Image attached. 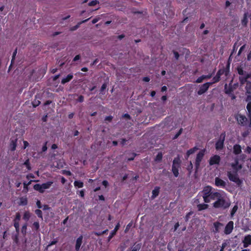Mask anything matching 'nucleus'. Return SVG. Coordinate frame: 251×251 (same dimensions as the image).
Wrapping results in <instances>:
<instances>
[{
	"label": "nucleus",
	"instance_id": "1",
	"mask_svg": "<svg viewBox=\"0 0 251 251\" xmlns=\"http://www.w3.org/2000/svg\"><path fill=\"white\" fill-rule=\"evenodd\" d=\"M213 190V188L211 186L208 185L205 186L201 192L205 203H209L211 200H215L216 197H219L220 193Z\"/></svg>",
	"mask_w": 251,
	"mask_h": 251
},
{
	"label": "nucleus",
	"instance_id": "2",
	"mask_svg": "<svg viewBox=\"0 0 251 251\" xmlns=\"http://www.w3.org/2000/svg\"><path fill=\"white\" fill-rule=\"evenodd\" d=\"M216 201L213 203V206L217 209H226L230 206V202L227 201L220 193L219 197H216Z\"/></svg>",
	"mask_w": 251,
	"mask_h": 251
},
{
	"label": "nucleus",
	"instance_id": "3",
	"mask_svg": "<svg viewBox=\"0 0 251 251\" xmlns=\"http://www.w3.org/2000/svg\"><path fill=\"white\" fill-rule=\"evenodd\" d=\"M181 160L179 157H175L173 161L172 171L175 177L179 175V169L180 168Z\"/></svg>",
	"mask_w": 251,
	"mask_h": 251
},
{
	"label": "nucleus",
	"instance_id": "4",
	"mask_svg": "<svg viewBox=\"0 0 251 251\" xmlns=\"http://www.w3.org/2000/svg\"><path fill=\"white\" fill-rule=\"evenodd\" d=\"M226 138V132L221 133L219 139L215 143V149L217 151L222 150L224 147V142Z\"/></svg>",
	"mask_w": 251,
	"mask_h": 251
},
{
	"label": "nucleus",
	"instance_id": "5",
	"mask_svg": "<svg viewBox=\"0 0 251 251\" xmlns=\"http://www.w3.org/2000/svg\"><path fill=\"white\" fill-rule=\"evenodd\" d=\"M229 179L231 181L236 183L238 185H240L242 183V181L239 178L238 175L235 173H232L231 172H228L227 174Z\"/></svg>",
	"mask_w": 251,
	"mask_h": 251
},
{
	"label": "nucleus",
	"instance_id": "6",
	"mask_svg": "<svg viewBox=\"0 0 251 251\" xmlns=\"http://www.w3.org/2000/svg\"><path fill=\"white\" fill-rule=\"evenodd\" d=\"M212 85V83L210 82H206L202 85L200 86V88L199 90L197 92V94L198 95H201L204 93H205L209 88V87Z\"/></svg>",
	"mask_w": 251,
	"mask_h": 251
},
{
	"label": "nucleus",
	"instance_id": "7",
	"mask_svg": "<svg viewBox=\"0 0 251 251\" xmlns=\"http://www.w3.org/2000/svg\"><path fill=\"white\" fill-rule=\"evenodd\" d=\"M204 151H205L204 150H201L197 154L195 161V166L197 169H198L200 165L201 162V161L204 155Z\"/></svg>",
	"mask_w": 251,
	"mask_h": 251
},
{
	"label": "nucleus",
	"instance_id": "8",
	"mask_svg": "<svg viewBox=\"0 0 251 251\" xmlns=\"http://www.w3.org/2000/svg\"><path fill=\"white\" fill-rule=\"evenodd\" d=\"M221 161V157L218 155H214L211 156L209 160V164L212 166L214 165H218Z\"/></svg>",
	"mask_w": 251,
	"mask_h": 251
},
{
	"label": "nucleus",
	"instance_id": "9",
	"mask_svg": "<svg viewBox=\"0 0 251 251\" xmlns=\"http://www.w3.org/2000/svg\"><path fill=\"white\" fill-rule=\"evenodd\" d=\"M234 227V223L233 221H230L226 224V225L225 226V230H224V233L226 235H228L230 234L233 229Z\"/></svg>",
	"mask_w": 251,
	"mask_h": 251
},
{
	"label": "nucleus",
	"instance_id": "10",
	"mask_svg": "<svg viewBox=\"0 0 251 251\" xmlns=\"http://www.w3.org/2000/svg\"><path fill=\"white\" fill-rule=\"evenodd\" d=\"M235 119L237 121L238 124L241 126H244L247 119L246 117L241 114H238L235 116Z\"/></svg>",
	"mask_w": 251,
	"mask_h": 251
},
{
	"label": "nucleus",
	"instance_id": "11",
	"mask_svg": "<svg viewBox=\"0 0 251 251\" xmlns=\"http://www.w3.org/2000/svg\"><path fill=\"white\" fill-rule=\"evenodd\" d=\"M83 236L80 235L76 240L75 244V251H80V247L83 242Z\"/></svg>",
	"mask_w": 251,
	"mask_h": 251
},
{
	"label": "nucleus",
	"instance_id": "12",
	"mask_svg": "<svg viewBox=\"0 0 251 251\" xmlns=\"http://www.w3.org/2000/svg\"><path fill=\"white\" fill-rule=\"evenodd\" d=\"M214 229L212 231L214 233L220 232V229L224 226V224L218 222H215L213 223Z\"/></svg>",
	"mask_w": 251,
	"mask_h": 251
},
{
	"label": "nucleus",
	"instance_id": "13",
	"mask_svg": "<svg viewBox=\"0 0 251 251\" xmlns=\"http://www.w3.org/2000/svg\"><path fill=\"white\" fill-rule=\"evenodd\" d=\"M120 226V225L119 223H118L117 225H116L114 229L110 232L109 236L107 238L108 242H109L111 239L117 233V231L119 229Z\"/></svg>",
	"mask_w": 251,
	"mask_h": 251
},
{
	"label": "nucleus",
	"instance_id": "14",
	"mask_svg": "<svg viewBox=\"0 0 251 251\" xmlns=\"http://www.w3.org/2000/svg\"><path fill=\"white\" fill-rule=\"evenodd\" d=\"M215 184L217 187L225 188L226 186V182L221 178L216 177L215 179Z\"/></svg>",
	"mask_w": 251,
	"mask_h": 251
},
{
	"label": "nucleus",
	"instance_id": "15",
	"mask_svg": "<svg viewBox=\"0 0 251 251\" xmlns=\"http://www.w3.org/2000/svg\"><path fill=\"white\" fill-rule=\"evenodd\" d=\"M243 246L245 248L251 245V235H247L245 236L243 241Z\"/></svg>",
	"mask_w": 251,
	"mask_h": 251
},
{
	"label": "nucleus",
	"instance_id": "16",
	"mask_svg": "<svg viewBox=\"0 0 251 251\" xmlns=\"http://www.w3.org/2000/svg\"><path fill=\"white\" fill-rule=\"evenodd\" d=\"M17 139H10V142L9 145V150L11 151H15L17 145Z\"/></svg>",
	"mask_w": 251,
	"mask_h": 251
},
{
	"label": "nucleus",
	"instance_id": "17",
	"mask_svg": "<svg viewBox=\"0 0 251 251\" xmlns=\"http://www.w3.org/2000/svg\"><path fill=\"white\" fill-rule=\"evenodd\" d=\"M73 75L72 74L68 75L65 77L61 80V84H65V83L70 81L73 78Z\"/></svg>",
	"mask_w": 251,
	"mask_h": 251
},
{
	"label": "nucleus",
	"instance_id": "18",
	"mask_svg": "<svg viewBox=\"0 0 251 251\" xmlns=\"http://www.w3.org/2000/svg\"><path fill=\"white\" fill-rule=\"evenodd\" d=\"M90 19V18H88L87 19H85L84 20H83L80 22H78L75 25V26H73L72 27H71L70 29V30L71 31H75V30H76V29H77L80 25L82 24V23H86L87 22L89 19Z\"/></svg>",
	"mask_w": 251,
	"mask_h": 251
},
{
	"label": "nucleus",
	"instance_id": "19",
	"mask_svg": "<svg viewBox=\"0 0 251 251\" xmlns=\"http://www.w3.org/2000/svg\"><path fill=\"white\" fill-rule=\"evenodd\" d=\"M233 149V153L236 155L239 154L242 152L241 146L238 144L234 145Z\"/></svg>",
	"mask_w": 251,
	"mask_h": 251
},
{
	"label": "nucleus",
	"instance_id": "20",
	"mask_svg": "<svg viewBox=\"0 0 251 251\" xmlns=\"http://www.w3.org/2000/svg\"><path fill=\"white\" fill-rule=\"evenodd\" d=\"M198 150V148L197 147H195L191 148L190 150H188L186 153V155L185 156V158L188 159L191 154L194 153Z\"/></svg>",
	"mask_w": 251,
	"mask_h": 251
},
{
	"label": "nucleus",
	"instance_id": "21",
	"mask_svg": "<svg viewBox=\"0 0 251 251\" xmlns=\"http://www.w3.org/2000/svg\"><path fill=\"white\" fill-rule=\"evenodd\" d=\"M159 190L160 187L156 186L154 188V189L152 191V195H151V199H154L157 196H158L159 193Z\"/></svg>",
	"mask_w": 251,
	"mask_h": 251
},
{
	"label": "nucleus",
	"instance_id": "22",
	"mask_svg": "<svg viewBox=\"0 0 251 251\" xmlns=\"http://www.w3.org/2000/svg\"><path fill=\"white\" fill-rule=\"evenodd\" d=\"M33 188L40 193H43L45 192L44 189L42 188V184H36L33 186Z\"/></svg>",
	"mask_w": 251,
	"mask_h": 251
},
{
	"label": "nucleus",
	"instance_id": "23",
	"mask_svg": "<svg viewBox=\"0 0 251 251\" xmlns=\"http://www.w3.org/2000/svg\"><path fill=\"white\" fill-rule=\"evenodd\" d=\"M27 199L26 197H22L20 198L19 204L20 205L25 206L27 204Z\"/></svg>",
	"mask_w": 251,
	"mask_h": 251
},
{
	"label": "nucleus",
	"instance_id": "24",
	"mask_svg": "<svg viewBox=\"0 0 251 251\" xmlns=\"http://www.w3.org/2000/svg\"><path fill=\"white\" fill-rule=\"evenodd\" d=\"M52 184H53V181H48L46 183H44L42 184V188L45 190V189H49L51 186V185Z\"/></svg>",
	"mask_w": 251,
	"mask_h": 251
},
{
	"label": "nucleus",
	"instance_id": "25",
	"mask_svg": "<svg viewBox=\"0 0 251 251\" xmlns=\"http://www.w3.org/2000/svg\"><path fill=\"white\" fill-rule=\"evenodd\" d=\"M250 77V75L247 74L245 76L239 77V80L242 84H244L247 80V79Z\"/></svg>",
	"mask_w": 251,
	"mask_h": 251
},
{
	"label": "nucleus",
	"instance_id": "26",
	"mask_svg": "<svg viewBox=\"0 0 251 251\" xmlns=\"http://www.w3.org/2000/svg\"><path fill=\"white\" fill-rule=\"evenodd\" d=\"M38 180H30L29 182H24L23 183L24 184V189L25 191V192H27L28 191V186L31 183L32 181H38Z\"/></svg>",
	"mask_w": 251,
	"mask_h": 251
},
{
	"label": "nucleus",
	"instance_id": "27",
	"mask_svg": "<svg viewBox=\"0 0 251 251\" xmlns=\"http://www.w3.org/2000/svg\"><path fill=\"white\" fill-rule=\"evenodd\" d=\"M208 204L205 203L199 204L197 205L199 211H201L202 210L206 209L208 208Z\"/></svg>",
	"mask_w": 251,
	"mask_h": 251
},
{
	"label": "nucleus",
	"instance_id": "28",
	"mask_svg": "<svg viewBox=\"0 0 251 251\" xmlns=\"http://www.w3.org/2000/svg\"><path fill=\"white\" fill-rule=\"evenodd\" d=\"M74 186L75 187L79 188H82L83 187V182L79 180H75L74 182Z\"/></svg>",
	"mask_w": 251,
	"mask_h": 251
},
{
	"label": "nucleus",
	"instance_id": "29",
	"mask_svg": "<svg viewBox=\"0 0 251 251\" xmlns=\"http://www.w3.org/2000/svg\"><path fill=\"white\" fill-rule=\"evenodd\" d=\"M248 13H245L244 14V17L243 19L242 20V24L243 25L246 26L248 23Z\"/></svg>",
	"mask_w": 251,
	"mask_h": 251
},
{
	"label": "nucleus",
	"instance_id": "30",
	"mask_svg": "<svg viewBox=\"0 0 251 251\" xmlns=\"http://www.w3.org/2000/svg\"><path fill=\"white\" fill-rule=\"evenodd\" d=\"M17 53V48H16L15 50L14 51V52H13L12 57V59H11V64H10V66L9 67V70L10 69L11 67L12 66V64L14 62V60H15V59Z\"/></svg>",
	"mask_w": 251,
	"mask_h": 251
},
{
	"label": "nucleus",
	"instance_id": "31",
	"mask_svg": "<svg viewBox=\"0 0 251 251\" xmlns=\"http://www.w3.org/2000/svg\"><path fill=\"white\" fill-rule=\"evenodd\" d=\"M141 247V244H134V246L132 247L131 251H139Z\"/></svg>",
	"mask_w": 251,
	"mask_h": 251
},
{
	"label": "nucleus",
	"instance_id": "32",
	"mask_svg": "<svg viewBox=\"0 0 251 251\" xmlns=\"http://www.w3.org/2000/svg\"><path fill=\"white\" fill-rule=\"evenodd\" d=\"M30 217V214L28 211H26L24 213L23 216V219L26 221L29 220Z\"/></svg>",
	"mask_w": 251,
	"mask_h": 251
},
{
	"label": "nucleus",
	"instance_id": "33",
	"mask_svg": "<svg viewBox=\"0 0 251 251\" xmlns=\"http://www.w3.org/2000/svg\"><path fill=\"white\" fill-rule=\"evenodd\" d=\"M221 79V77L219 75H218L216 74V75L213 77L212 78V82H210V83H212V84L213 83H217Z\"/></svg>",
	"mask_w": 251,
	"mask_h": 251
},
{
	"label": "nucleus",
	"instance_id": "34",
	"mask_svg": "<svg viewBox=\"0 0 251 251\" xmlns=\"http://www.w3.org/2000/svg\"><path fill=\"white\" fill-rule=\"evenodd\" d=\"M35 213L37 215L38 218H41L43 220V213L42 211L38 209L35 210Z\"/></svg>",
	"mask_w": 251,
	"mask_h": 251
},
{
	"label": "nucleus",
	"instance_id": "35",
	"mask_svg": "<svg viewBox=\"0 0 251 251\" xmlns=\"http://www.w3.org/2000/svg\"><path fill=\"white\" fill-rule=\"evenodd\" d=\"M39 228V223L38 222H34L32 224V228L34 229L36 231H38Z\"/></svg>",
	"mask_w": 251,
	"mask_h": 251
},
{
	"label": "nucleus",
	"instance_id": "36",
	"mask_svg": "<svg viewBox=\"0 0 251 251\" xmlns=\"http://www.w3.org/2000/svg\"><path fill=\"white\" fill-rule=\"evenodd\" d=\"M107 86V83H104L101 88H100V94H102V95H104L105 94V93L104 92V91L106 89V87Z\"/></svg>",
	"mask_w": 251,
	"mask_h": 251
},
{
	"label": "nucleus",
	"instance_id": "37",
	"mask_svg": "<svg viewBox=\"0 0 251 251\" xmlns=\"http://www.w3.org/2000/svg\"><path fill=\"white\" fill-rule=\"evenodd\" d=\"M24 165H25L28 170H30L31 167L30 166L29 160L28 159H26L24 163Z\"/></svg>",
	"mask_w": 251,
	"mask_h": 251
},
{
	"label": "nucleus",
	"instance_id": "38",
	"mask_svg": "<svg viewBox=\"0 0 251 251\" xmlns=\"http://www.w3.org/2000/svg\"><path fill=\"white\" fill-rule=\"evenodd\" d=\"M162 159V154L161 152H158V154L156 155L155 160L156 161L159 162L161 161Z\"/></svg>",
	"mask_w": 251,
	"mask_h": 251
},
{
	"label": "nucleus",
	"instance_id": "39",
	"mask_svg": "<svg viewBox=\"0 0 251 251\" xmlns=\"http://www.w3.org/2000/svg\"><path fill=\"white\" fill-rule=\"evenodd\" d=\"M237 209H238L237 205H234L231 210L230 215L231 217H233L234 216L235 213L236 212Z\"/></svg>",
	"mask_w": 251,
	"mask_h": 251
},
{
	"label": "nucleus",
	"instance_id": "40",
	"mask_svg": "<svg viewBox=\"0 0 251 251\" xmlns=\"http://www.w3.org/2000/svg\"><path fill=\"white\" fill-rule=\"evenodd\" d=\"M21 216L20 213L19 212L16 213V216L13 220V222H19L21 220Z\"/></svg>",
	"mask_w": 251,
	"mask_h": 251
},
{
	"label": "nucleus",
	"instance_id": "41",
	"mask_svg": "<svg viewBox=\"0 0 251 251\" xmlns=\"http://www.w3.org/2000/svg\"><path fill=\"white\" fill-rule=\"evenodd\" d=\"M129 155H130V157L129 158H128V159H127L128 161H130L133 160L134 159V158L137 155V154L135 152H132Z\"/></svg>",
	"mask_w": 251,
	"mask_h": 251
},
{
	"label": "nucleus",
	"instance_id": "42",
	"mask_svg": "<svg viewBox=\"0 0 251 251\" xmlns=\"http://www.w3.org/2000/svg\"><path fill=\"white\" fill-rule=\"evenodd\" d=\"M99 3V1L98 0H93L88 3V5L90 6H93Z\"/></svg>",
	"mask_w": 251,
	"mask_h": 251
},
{
	"label": "nucleus",
	"instance_id": "43",
	"mask_svg": "<svg viewBox=\"0 0 251 251\" xmlns=\"http://www.w3.org/2000/svg\"><path fill=\"white\" fill-rule=\"evenodd\" d=\"M223 70L225 72L224 74H225L226 76H227L229 73V64H228L226 66V68H224Z\"/></svg>",
	"mask_w": 251,
	"mask_h": 251
},
{
	"label": "nucleus",
	"instance_id": "44",
	"mask_svg": "<svg viewBox=\"0 0 251 251\" xmlns=\"http://www.w3.org/2000/svg\"><path fill=\"white\" fill-rule=\"evenodd\" d=\"M247 109L248 112V115L251 114V101L248 103L247 105Z\"/></svg>",
	"mask_w": 251,
	"mask_h": 251
},
{
	"label": "nucleus",
	"instance_id": "45",
	"mask_svg": "<svg viewBox=\"0 0 251 251\" xmlns=\"http://www.w3.org/2000/svg\"><path fill=\"white\" fill-rule=\"evenodd\" d=\"M26 228H27V225H26V224H25L24 225H23V226L22 227V229H21V232L23 234H26Z\"/></svg>",
	"mask_w": 251,
	"mask_h": 251
},
{
	"label": "nucleus",
	"instance_id": "46",
	"mask_svg": "<svg viewBox=\"0 0 251 251\" xmlns=\"http://www.w3.org/2000/svg\"><path fill=\"white\" fill-rule=\"evenodd\" d=\"M182 131H183V129L182 128H181L178 130V131L174 137L173 138V139H176L177 138L179 137V136L182 133Z\"/></svg>",
	"mask_w": 251,
	"mask_h": 251
},
{
	"label": "nucleus",
	"instance_id": "47",
	"mask_svg": "<svg viewBox=\"0 0 251 251\" xmlns=\"http://www.w3.org/2000/svg\"><path fill=\"white\" fill-rule=\"evenodd\" d=\"M204 79L203 75L199 77L195 81L196 83H200L202 82V81Z\"/></svg>",
	"mask_w": 251,
	"mask_h": 251
},
{
	"label": "nucleus",
	"instance_id": "48",
	"mask_svg": "<svg viewBox=\"0 0 251 251\" xmlns=\"http://www.w3.org/2000/svg\"><path fill=\"white\" fill-rule=\"evenodd\" d=\"M32 103L34 107H36L40 104V101L38 100H35L33 101H32Z\"/></svg>",
	"mask_w": 251,
	"mask_h": 251
},
{
	"label": "nucleus",
	"instance_id": "49",
	"mask_svg": "<svg viewBox=\"0 0 251 251\" xmlns=\"http://www.w3.org/2000/svg\"><path fill=\"white\" fill-rule=\"evenodd\" d=\"M237 71H238V73L239 75H243L245 74L244 71L241 68H238Z\"/></svg>",
	"mask_w": 251,
	"mask_h": 251
},
{
	"label": "nucleus",
	"instance_id": "50",
	"mask_svg": "<svg viewBox=\"0 0 251 251\" xmlns=\"http://www.w3.org/2000/svg\"><path fill=\"white\" fill-rule=\"evenodd\" d=\"M58 242L57 239H54L53 240L51 241L49 244L48 245V247H50L52 245H54L56 244Z\"/></svg>",
	"mask_w": 251,
	"mask_h": 251
},
{
	"label": "nucleus",
	"instance_id": "51",
	"mask_svg": "<svg viewBox=\"0 0 251 251\" xmlns=\"http://www.w3.org/2000/svg\"><path fill=\"white\" fill-rule=\"evenodd\" d=\"M47 143H48L47 142H46L45 143L44 145L42 147V151L43 152L46 151L47 150V149H48Z\"/></svg>",
	"mask_w": 251,
	"mask_h": 251
},
{
	"label": "nucleus",
	"instance_id": "52",
	"mask_svg": "<svg viewBox=\"0 0 251 251\" xmlns=\"http://www.w3.org/2000/svg\"><path fill=\"white\" fill-rule=\"evenodd\" d=\"M224 70L223 69H219L218 70V71L217 72V75H219L220 77L221 76V75H224Z\"/></svg>",
	"mask_w": 251,
	"mask_h": 251
},
{
	"label": "nucleus",
	"instance_id": "53",
	"mask_svg": "<svg viewBox=\"0 0 251 251\" xmlns=\"http://www.w3.org/2000/svg\"><path fill=\"white\" fill-rule=\"evenodd\" d=\"M76 101L79 102H82L84 101V97L82 95L79 96Z\"/></svg>",
	"mask_w": 251,
	"mask_h": 251
},
{
	"label": "nucleus",
	"instance_id": "54",
	"mask_svg": "<svg viewBox=\"0 0 251 251\" xmlns=\"http://www.w3.org/2000/svg\"><path fill=\"white\" fill-rule=\"evenodd\" d=\"M13 241L14 243L16 244H18L19 243V238H18V234H16L13 238Z\"/></svg>",
	"mask_w": 251,
	"mask_h": 251
},
{
	"label": "nucleus",
	"instance_id": "55",
	"mask_svg": "<svg viewBox=\"0 0 251 251\" xmlns=\"http://www.w3.org/2000/svg\"><path fill=\"white\" fill-rule=\"evenodd\" d=\"M36 205L39 209L42 208V205L40 200H37L36 201Z\"/></svg>",
	"mask_w": 251,
	"mask_h": 251
},
{
	"label": "nucleus",
	"instance_id": "56",
	"mask_svg": "<svg viewBox=\"0 0 251 251\" xmlns=\"http://www.w3.org/2000/svg\"><path fill=\"white\" fill-rule=\"evenodd\" d=\"M42 207H43V210L44 211L50 210V207L47 204H44L42 206Z\"/></svg>",
	"mask_w": 251,
	"mask_h": 251
},
{
	"label": "nucleus",
	"instance_id": "57",
	"mask_svg": "<svg viewBox=\"0 0 251 251\" xmlns=\"http://www.w3.org/2000/svg\"><path fill=\"white\" fill-rule=\"evenodd\" d=\"M112 119H113V117L112 116H106L104 120L107 121L109 122H111L112 121Z\"/></svg>",
	"mask_w": 251,
	"mask_h": 251
},
{
	"label": "nucleus",
	"instance_id": "58",
	"mask_svg": "<svg viewBox=\"0 0 251 251\" xmlns=\"http://www.w3.org/2000/svg\"><path fill=\"white\" fill-rule=\"evenodd\" d=\"M204 79H209L212 76V74H209L207 75H203Z\"/></svg>",
	"mask_w": 251,
	"mask_h": 251
},
{
	"label": "nucleus",
	"instance_id": "59",
	"mask_svg": "<svg viewBox=\"0 0 251 251\" xmlns=\"http://www.w3.org/2000/svg\"><path fill=\"white\" fill-rule=\"evenodd\" d=\"M174 54L175 58L176 60L178 59L179 57V54L178 52L177 51H174Z\"/></svg>",
	"mask_w": 251,
	"mask_h": 251
},
{
	"label": "nucleus",
	"instance_id": "60",
	"mask_svg": "<svg viewBox=\"0 0 251 251\" xmlns=\"http://www.w3.org/2000/svg\"><path fill=\"white\" fill-rule=\"evenodd\" d=\"M80 58V55L79 54L76 55L75 56V57L73 59V61L75 62L78 60H79Z\"/></svg>",
	"mask_w": 251,
	"mask_h": 251
},
{
	"label": "nucleus",
	"instance_id": "61",
	"mask_svg": "<svg viewBox=\"0 0 251 251\" xmlns=\"http://www.w3.org/2000/svg\"><path fill=\"white\" fill-rule=\"evenodd\" d=\"M63 174H65L67 176H71L72 175L71 172L70 171L63 170Z\"/></svg>",
	"mask_w": 251,
	"mask_h": 251
},
{
	"label": "nucleus",
	"instance_id": "62",
	"mask_svg": "<svg viewBox=\"0 0 251 251\" xmlns=\"http://www.w3.org/2000/svg\"><path fill=\"white\" fill-rule=\"evenodd\" d=\"M99 20H100L99 18H95L93 19V20L92 21V23L93 24H95L96 23H97Z\"/></svg>",
	"mask_w": 251,
	"mask_h": 251
},
{
	"label": "nucleus",
	"instance_id": "63",
	"mask_svg": "<svg viewBox=\"0 0 251 251\" xmlns=\"http://www.w3.org/2000/svg\"><path fill=\"white\" fill-rule=\"evenodd\" d=\"M127 141V140L125 138H122L121 139V144L122 145V146H124V145L126 144V142Z\"/></svg>",
	"mask_w": 251,
	"mask_h": 251
},
{
	"label": "nucleus",
	"instance_id": "64",
	"mask_svg": "<svg viewBox=\"0 0 251 251\" xmlns=\"http://www.w3.org/2000/svg\"><path fill=\"white\" fill-rule=\"evenodd\" d=\"M24 149H25L29 145V143L26 141H24Z\"/></svg>",
	"mask_w": 251,
	"mask_h": 251
}]
</instances>
